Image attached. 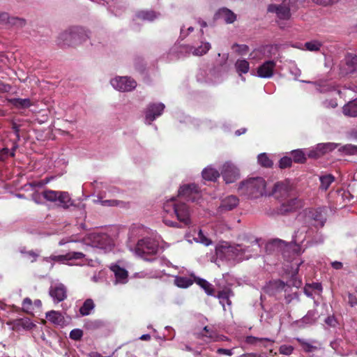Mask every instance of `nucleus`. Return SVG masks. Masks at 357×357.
Returning a JSON list of instances; mask_svg holds the SVG:
<instances>
[{"label": "nucleus", "mask_w": 357, "mask_h": 357, "mask_svg": "<svg viewBox=\"0 0 357 357\" xmlns=\"http://www.w3.org/2000/svg\"><path fill=\"white\" fill-rule=\"evenodd\" d=\"M163 209L165 213L171 217L175 216L179 221L178 223L164 217L163 222L166 225L172 227L181 228L189 226L191 224L190 211L185 203L172 197L164 203Z\"/></svg>", "instance_id": "1"}, {"label": "nucleus", "mask_w": 357, "mask_h": 357, "mask_svg": "<svg viewBox=\"0 0 357 357\" xmlns=\"http://www.w3.org/2000/svg\"><path fill=\"white\" fill-rule=\"evenodd\" d=\"M238 193L248 199H257L266 196V182L262 177L249 178L240 183Z\"/></svg>", "instance_id": "2"}, {"label": "nucleus", "mask_w": 357, "mask_h": 357, "mask_svg": "<svg viewBox=\"0 0 357 357\" xmlns=\"http://www.w3.org/2000/svg\"><path fill=\"white\" fill-rule=\"evenodd\" d=\"M158 250V243L151 238L139 240L135 249L136 255L147 261L151 260L149 257L156 255Z\"/></svg>", "instance_id": "3"}, {"label": "nucleus", "mask_w": 357, "mask_h": 357, "mask_svg": "<svg viewBox=\"0 0 357 357\" xmlns=\"http://www.w3.org/2000/svg\"><path fill=\"white\" fill-rule=\"evenodd\" d=\"M43 197L49 202H59V206L68 208L73 205V200L67 192L45 190L42 192Z\"/></svg>", "instance_id": "4"}, {"label": "nucleus", "mask_w": 357, "mask_h": 357, "mask_svg": "<svg viewBox=\"0 0 357 357\" xmlns=\"http://www.w3.org/2000/svg\"><path fill=\"white\" fill-rule=\"evenodd\" d=\"M79 29L73 27L61 33L57 38V44L62 47H70L79 42Z\"/></svg>", "instance_id": "5"}, {"label": "nucleus", "mask_w": 357, "mask_h": 357, "mask_svg": "<svg viewBox=\"0 0 357 357\" xmlns=\"http://www.w3.org/2000/svg\"><path fill=\"white\" fill-rule=\"evenodd\" d=\"M292 185L287 180L275 183L271 190H267L266 196H273L277 199H284L289 197Z\"/></svg>", "instance_id": "6"}, {"label": "nucleus", "mask_w": 357, "mask_h": 357, "mask_svg": "<svg viewBox=\"0 0 357 357\" xmlns=\"http://www.w3.org/2000/svg\"><path fill=\"white\" fill-rule=\"evenodd\" d=\"M112 86L120 91H130L135 89L136 82L128 77H118L111 80Z\"/></svg>", "instance_id": "7"}, {"label": "nucleus", "mask_w": 357, "mask_h": 357, "mask_svg": "<svg viewBox=\"0 0 357 357\" xmlns=\"http://www.w3.org/2000/svg\"><path fill=\"white\" fill-rule=\"evenodd\" d=\"M339 144L328 142L318 144L316 147L310 150L308 153V157L311 158H318L326 153H330L337 148Z\"/></svg>", "instance_id": "8"}, {"label": "nucleus", "mask_w": 357, "mask_h": 357, "mask_svg": "<svg viewBox=\"0 0 357 357\" xmlns=\"http://www.w3.org/2000/svg\"><path fill=\"white\" fill-rule=\"evenodd\" d=\"M221 174L227 183H233L239 178L238 169L230 162L222 165Z\"/></svg>", "instance_id": "9"}, {"label": "nucleus", "mask_w": 357, "mask_h": 357, "mask_svg": "<svg viewBox=\"0 0 357 357\" xmlns=\"http://www.w3.org/2000/svg\"><path fill=\"white\" fill-rule=\"evenodd\" d=\"M268 12L275 13L280 20H288L291 18V8L284 2L281 4H270L267 8Z\"/></svg>", "instance_id": "10"}, {"label": "nucleus", "mask_w": 357, "mask_h": 357, "mask_svg": "<svg viewBox=\"0 0 357 357\" xmlns=\"http://www.w3.org/2000/svg\"><path fill=\"white\" fill-rule=\"evenodd\" d=\"M199 190L195 184H187L181 186L178 190V197L187 201L195 202L199 197Z\"/></svg>", "instance_id": "11"}, {"label": "nucleus", "mask_w": 357, "mask_h": 357, "mask_svg": "<svg viewBox=\"0 0 357 357\" xmlns=\"http://www.w3.org/2000/svg\"><path fill=\"white\" fill-rule=\"evenodd\" d=\"M303 204L301 199L298 198H292L281 204L279 212L284 215L288 213H291L300 209L303 207Z\"/></svg>", "instance_id": "12"}, {"label": "nucleus", "mask_w": 357, "mask_h": 357, "mask_svg": "<svg viewBox=\"0 0 357 357\" xmlns=\"http://www.w3.org/2000/svg\"><path fill=\"white\" fill-rule=\"evenodd\" d=\"M165 107L163 103H152L148 105L146 110V120L149 121V124L162 114Z\"/></svg>", "instance_id": "13"}, {"label": "nucleus", "mask_w": 357, "mask_h": 357, "mask_svg": "<svg viewBox=\"0 0 357 357\" xmlns=\"http://www.w3.org/2000/svg\"><path fill=\"white\" fill-rule=\"evenodd\" d=\"M84 254L81 252H70L66 255H51L50 257L45 258L46 261H48L49 259L54 261L55 262L64 264L67 261H70L72 259H79L84 257Z\"/></svg>", "instance_id": "14"}, {"label": "nucleus", "mask_w": 357, "mask_h": 357, "mask_svg": "<svg viewBox=\"0 0 357 357\" xmlns=\"http://www.w3.org/2000/svg\"><path fill=\"white\" fill-rule=\"evenodd\" d=\"M233 250H235L234 246L225 242L216 247L215 253L218 257L230 261L234 259Z\"/></svg>", "instance_id": "15"}, {"label": "nucleus", "mask_w": 357, "mask_h": 357, "mask_svg": "<svg viewBox=\"0 0 357 357\" xmlns=\"http://www.w3.org/2000/svg\"><path fill=\"white\" fill-rule=\"evenodd\" d=\"M276 62L273 60L265 61L257 68V75L261 78H270L274 74Z\"/></svg>", "instance_id": "16"}, {"label": "nucleus", "mask_w": 357, "mask_h": 357, "mask_svg": "<svg viewBox=\"0 0 357 357\" xmlns=\"http://www.w3.org/2000/svg\"><path fill=\"white\" fill-rule=\"evenodd\" d=\"M238 203L239 200L236 196H227L222 199L218 210L221 213L231 211L238 205Z\"/></svg>", "instance_id": "17"}, {"label": "nucleus", "mask_w": 357, "mask_h": 357, "mask_svg": "<svg viewBox=\"0 0 357 357\" xmlns=\"http://www.w3.org/2000/svg\"><path fill=\"white\" fill-rule=\"evenodd\" d=\"M50 295L56 303L63 301L67 297L66 287L62 284L52 287L50 289Z\"/></svg>", "instance_id": "18"}, {"label": "nucleus", "mask_w": 357, "mask_h": 357, "mask_svg": "<svg viewBox=\"0 0 357 357\" xmlns=\"http://www.w3.org/2000/svg\"><path fill=\"white\" fill-rule=\"evenodd\" d=\"M110 270L114 273L115 276V284H126L128 282V272L123 268L117 264H112Z\"/></svg>", "instance_id": "19"}, {"label": "nucleus", "mask_w": 357, "mask_h": 357, "mask_svg": "<svg viewBox=\"0 0 357 357\" xmlns=\"http://www.w3.org/2000/svg\"><path fill=\"white\" fill-rule=\"evenodd\" d=\"M234 259L236 261H242L244 259H249L251 257V250L250 247L243 248L241 245H234Z\"/></svg>", "instance_id": "20"}, {"label": "nucleus", "mask_w": 357, "mask_h": 357, "mask_svg": "<svg viewBox=\"0 0 357 357\" xmlns=\"http://www.w3.org/2000/svg\"><path fill=\"white\" fill-rule=\"evenodd\" d=\"M288 246L289 245L284 241L280 239H275L267 243L266 249V251L269 252H283Z\"/></svg>", "instance_id": "21"}, {"label": "nucleus", "mask_w": 357, "mask_h": 357, "mask_svg": "<svg viewBox=\"0 0 357 357\" xmlns=\"http://www.w3.org/2000/svg\"><path fill=\"white\" fill-rule=\"evenodd\" d=\"M324 208H317L310 211L311 218L317 222V226L322 227L326 221V216L324 213Z\"/></svg>", "instance_id": "22"}, {"label": "nucleus", "mask_w": 357, "mask_h": 357, "mask_svg": "<svg viewBox=\"0 0 357 357\" xmlns=\"http://www.w3.org/2000/svg\"><path fill=\"white\" fill-rule=\"evenodd\" d=\"M191 278H194V281L199 286H200L205 292L210 296H213L214 294V289L213 285L204 279L196 277L194 274L191 275Z\"/></svg>", "instance_id": "23"}, {"label": "nucleus", "mask_w": 357, "mask_h": 357, "mask_svg": "<svg viewBox=\"0 0 357 357\" xmlns=\"http://www.w3.org/2000/svg\"><path fill=\"white\" fill-rule=\"evenodd\" d=\"M317 312L316 310H310L305 316L301 319L296 321L299 326H305V325H311L317 320Z\"/></svg>", "instance_id": "24"}, {"label": "nucleus", "mask_w": 357, "mask_h": 357, "mask_svg": "<svg viewBox=\"0 0 357 357\" xmlns=\"http://www.w3.org/2000/svg\"><path fill=\"white\" fill-rule=\"evenodd\" d=\"M276 49H277V47L273 45H266V46L262 47L259 50L253 51L252 52L250 53V56L252 59H255V58L261 59V57H259L258 56V54H263L264 55V56L270 57L273 54V51Z\"/></svg>", "instance_id": "25"}, {"label": "nucleus", "mask_w": 357, "mask_h": 357, "mask_svg": "<svg viewBox=\"0 0 357 357\" xmlns=\"http://www.w3.org/2000/svg\"><path fill=\"white\" fill-rule=\"evenodd\" d=\"M10 324H13V328L15 330H19L20 328L31 329L34 326L29 318L17 319L13 320Z\"/></svg>", "instance_id": "26"}, {"label": "nucleus", "mask_w": 357, "mask_h": 357, "mask_svg": "<svg viewBox=\"0 0 357 357\" xmlns=\"http://www.w3.org/2000/svg\"><path fill=\"white\" fill-rule=\"evenodd\" d=\"M46 318L56 325L61 326L64 324V317L59 312L52 310L46 313Z\"/></svg>", "instance_id": "27"}, {"label": "nucleus", "mask_w": 357, "mask_h": 357, "mask_svg": "<svg viewBox=\"0 0 357 357\" xmlns=\"http://www.w3.org/2000/svg\"><path fill=\"white\" fill-rule=\"evenodd\" d=\"M234 296V293L229 288H225L220 291L218 294V298L220 300L223 308L225 309V303L228 305H231V301L229 300V297Z\"/></svg>", "instance_id": "28"}, {"label": "nucleus", "mask_w": 357, "mask_h": 357, "mask_svg": "<svg viewBox=\"0 0 357 357\" xmlns=\"http://www.w3.org/2000/svg\"><path fill=\"white\" fill-rule=\"evenodd\" d=\"M211 44L208 42H206L202 43V44L198 47L189 46L188 51L192 52V54L195 56H202L208 52V51L211 49Z\"/></svg>", "instance_id": "29"}, {"label": "nucleus", "mask_w": 357, "mask_h": 357, "mask_svg": "<svg viewBox=\"0 0 357 357\" xmlns=\"http://www.w3.org/2000/svg\"><path fill=\"white\" fill-rule=\"evenodd\" d=\"M8 102L17 109L29 108L32 105L29 98H11Z\"/></svg>", "instance_id": "30"}, {"label": "nucleus", "mask_w": 357, "mask_h": 357, "mask_svg": "<svg viewBox=\"0 0 357 357\" xmlns=\"http://www.w3.org/2000/svg\"><path fill=\"white\" fill-rule=\"evenodd\" d=\"M202 177L207 181H215L220 177V173L215 169L208 167L202 171Z\"/></svg>", "instance_id": "31"}, {"label": "nucleus", "mask_w": 357, "mask_h": 357, "mask_svg": "<svg viewBox=\"0 0 357 357\" xmlns=\"http://www.w3.org/2000/svg\"><path fill=\"white\" fill-rule=\"evenodd\" d=\"M343 113L346 116H357V100L349 102L343 107Z\"/></svg>", "instance_id": "32"}, {"label": "nucleus", "mask_w": 357, "mask_h": 357, "mask_svg": "<svg viewBox=\"0 0 357 357\" xmlns=\"http://www.w3.org/2000/svg\"><path fill=\"white\" fill-rule=\"evenodd\" d=\"M95 307L94 302L92 299L88 298L86 299L83 305L79 308V313L82 316H87L90 314L91 310H93Z\"/></svg>", "instance_id": "33"}, {"label": "nucleus", "mask_w": 357, "mask_h": 357, "mask_svg": "<svg viewBox=\"0 0 357 357\" xmlns=\"http://www.w3.org/2000/svg\"><path fill=\"white\" fill-rule=\"evenodd\" d=\"M95 203L100 204L103 206H123L124 202L116 199H102L101 197H98V199L94 201Z\"/></svg>", "instance_id": "34"}, {"label": "nucleus", "mask_w": 357, "mask_h": 357, "mask_svg": "<svg viewBox=\"0 0 357 357\" xmlns=\"http://www.w3.org/2000/svg\"><path fill=\"white\" fill-rule=\"evenodd\" d=\"M194 279L191 278L176 276L174 279V284L181 288H187L192 285L194 282Z\"/></svg>", "instance_id": "35"}, {"label": "nucleus", "mask_w": 357, "mask_h": 357, "mask_svg": "<svg viewBox=\"0 0 357 357\" xmlns=\"http://www.w3.org/2000/svg\"><path fill=\"white\" fill-rule=\"evenodd\" d=\"M136 17L142 20L153 21L158 17V14L153 10H140L136 13Z\"/></svg>", "instance_id": "36"}, {"label": "nucleus", "mask_w": 357, "mask_h": 357, "mask_svg": "<svg viewBox=\"0 0 357 357\" xmlns=\"http://www.w3.org/2000/svg\"><path fill=\"white\" fill-rule=\"evenodd\" d=\"M346 65L350 68L351 72L357 69V55L353 53H347L345 55Z\"/></svg>", "instance_id": "37"}, {"label": "nucleus", "mask_w": 357, "mask_h": 357, "mask_svg": "<svg viewBox=\"0 0 357 357\" xmlns=\"http://www.w3.org/2000/svg\"><path fill=\"white\" fill-rule=\"evenodd\" d=\"M219 15L227 23L229 24L233 23L236 18V15L227 8L220 9Z\"/></svg>", "instance_id": "38"}, {"label": "nucleus", "mask_w": 357, "mask_h": 357, "mask_svg": "<svg viewBox=\"0 0 357 357\" xmlns=\"http://www.w3.org/2000/svg\"><path fill=\"white\" fill-rule=\"evenodd\" d=\"M319 180L321 182L320 188L324 190H326L334 181V176L331 174H327L320 176Z\"/></svg>", "instance_id": "39"}, {"label": "nucleus", "mask_w": 357, "mask_h": 357, "mask_svg": "<svg viewBox=\"0 0 357 357\" xmlns=\"http://www.w3.org/2000/svg\"><path fill=\"white\" fill-rule=\"evenodd\" d=\"M235 67L237 72L241 75V73H247L249 70V63L246 60H237L235 63Z\"/></svg>", "instance_id": "40"}, {"label": "nucleus", "mask_w": 357, "mask_h": 357, "mask_svg": "<svg viewBox=\"0 0 357 357\" xmlns=\"http://www.w3.org/2000/svg\"><path fill=\"white\" fill-rule=\"evenodd\" d=\"M305 50L310 52H318L322 46V43L317 40H313L309 42H306L304 44Z\"/></svg>", "instance_id": "41"}, {"label": "nucleus", "mask_w": 357, "mask_h": 357, "mask_svg": "<svg viewBox=\"0 0 357 357\" xmlns=\"http://www.w3.org/2000/svg\"><path fill=\"white\" fill-rule=\"evenodd\" d=\"M293 160L296 163H304L306 160L305 154L302 150H294L291 151Z\"/></svg>", "instance_id": "42"}, {"label": "nucleus", "mask_w": 357, "mask_h": 357, "mask_svg": "<svg viewBox=\"0 0 357 357\" xmlns=\"http://www.w3.org/2000/svg\"><path fill=\"white\" fill-rule=\"evenodd\" d=\"M258 162L264 167H271L273 165L266 153H261L258 155Z\"/></svg>", "instance_id": "43"}, {"label": "nucleus", "mask_w": 357, "mask_h": 357, "mask_svg": "<svg viewBox=\"0 0 357 357\" xmlns=\"http://www.w3.org/2000/svg\"><path fill=\"white\" fill-rule=\"evenodd\" d=\"M264 342H273V340L267 337H257L254 336H248L246 337V342L250 344H262Z\"/></svg>", "instance_id": "44"}, {"label": "nucleus", "mask_w": 357, "mask_h": 357, "mask_svg": "<svg viewBox=\"0 0 357 357\" xmlns=\"http://www.w3.org/2000/svg\"><path fill=\"white\" fill-rule=\"evenodd\" d=\"M104 326L102 321L99 319L89 320L85 324V327L88 330L98 329Z\"/></svg>", "instance_id": "45"}, {"label": "nucleus", "mask_w": 357, "mask_h": 357, "mask_svg": "<svg viewBox=\"0 0 357 357\" xmlns=\"http://www.w3.org/2000/svg\"><path fill=\"white\" fill-rule=\"evenodd\" d=\"M296 340L299 342V344L302 347L303 350L306 353H311V352H313L315 349H317L316 347L312 345L310 343L305 341L303 339L296 338Z\"/></svg>", "instance_id": "46"}, {"label": "nucleus", "mask_w": 357, "mask_h": 357, "mask_svg": "<svg viewBox=\"0 0 357 357\" xmlns=\"http://www.w3.org/2000/svg\"><path fill=\"white\" fill-rule=\"evenodd\" d=\"M198 337H206L208 339H213L215 337L214 331L208 326H205L203 331L197 335Z\"/></svg>", "instance_id": "47"}, {"label": "nucleus", "mask_w": 357, "mask_h": 357, "mask_svg": "<svg viewBox=\"0 0 357 357\" xmlns=\"http://www.w3.org/2000/svg\"><path fill=\"white\" fill-rule=\"evenodd\" d=\"M340 151H344L348 155L357 154V146L352 144H347L339 149Z\"/></svg>", "instance_id": "48"}, {"label": "nucleus", "mask_w": 357, "mask_h": 357, "mask_svg": "<svg viewBox=\"0 0 357 357\" xmlns=\"http://www.w3.org/2000/svg\"><path fill=\"white\" fill-rule=\"evenodd\" d=\"M292 165V158L288 156H284L279 160V167L285 169L290 167Z\"/></svg>", "instance_id": "49"}, {"label": "nucleus", "mask_w": 357, "mask_h": 357, "mask_svg": "<svg viewBox=\"0 0 357 357\" xmlns=\"http://www.w3.org/2000/svg\"><path fill=\"white\" fill-rule=\"evenodd\" d=\"M69 336L73 340H79L83 336V331L79 328L73 329L70 331Z\"/></svg>", "instance_id": "50"}, {"label": "nucleus", "mask_w": 357, "mask_h": 357, "mask_svg": "<svg viewBox=\"0 0 357 357\" xmlns=\"http://www.w3.org/2000/svg\"><path fill=\"white\" fill-rule=\"evenodd\" d=\"M293 351H294V347L290 345L283 344V345H281L279 348L280 354H283V355H287V356L290 355L292 354Z\"/></svg>", "instance_id": "51"}, {"label": "nucleus", "mask_w": 357, "mask_h": 357, "mask_svg": "<svg viewBox=\"0 0 357 357\" xmlns=\"http://www.w3.org/2000/svg\"><path fill=\"white\" fill-rule=\"evenodd\" d=\"M198 238L202 243L206 245H208L212 243V241L204 235L202 230H200L198 233Z\"/></svg>", "instance_id": "52"}, {"label": "nucleus", "mask_w": 357, "mask_h": 357, "mask_svg": "<svg viewBox=\"0 0 357 357\" xmlns=\"http://www.w3.org/2000/svg\"><path fill=\"white\" fill-rule=\"evenodd\" d=\"M338 0H312V1L320 6H327L337 2Z\"/></svg>", "instance_id": "53"}, {"label": "nucleus", "mask_w": 357, "mask_h": 357, "mask_svg": "<svg viewBox=\"0 0 357 357\" xmlns=\"http://www.w3.org/2000/svg\"><path fill=\"white\" fill-rule=\"evenodd\" d=\"M283 1L284 4H287L291 8V10L297 9L298 0H284Z\"/></svg>", "instance_id": "54"}, {"label": "nucleus", "mask_w": 357, "mask_h": 357, "mask_svg": "<svg viewBox=\"0 0 357 357\" xmlns=\"http://www.w3.org/2000/svg\"><path fill=\"white\" fill-rule=\"evenodd\" d=\"M10 150L8 148H3L0 150V160H4L10 155Z\"/></svg>", "instance_id": "55"}, {"label": "nucleus", "mask_w": 357, "mask_h": 357, "mask_svg": "<svg viewBox=\"0 0 357 357\" xmlns=\"http://www.w3.org/2000/svg\"><path fill=\"white\" fill-rule=\"evenodd\" d=\"M217 353L219 354H221V355H226V356H231L233 354V352L231 349H222V348L218 349L217 351Z\"/></svg>", "instance_id": "56"}, {"label": "nucleus", "mask_w": 357, "mask_h": 357, "mask_svg": "<svg viewBox=\"0 0 357 357\" xmlns=\"http://www.w3.org/2000/svg\"><path fill=\"white\" fill-rule=\"evenodd\" d=\"M325 322H326V324H327L328 325H329L331 326H335L336 324V320L334 317H328L325 319Z\"/></svg>", "instance_id": "57"}, {"label": "nucleus", "mask_w": 357, "mask_h": 357, "mask_svg": "<svg viewBox=\"0 0 357 357\" xmlns=\"http://www.w3.org/2000/svg\"><path fill=\"white\" fill-rule=\"evenodd\" d=\"M10 86L4 83H0V92H8L10 89Z\"/></svg>", "instance_id": "58"}, {"label": "nucleus", "mask_w": 357, "mask_h": 357, "mask_svg": "<svg viewBox=\"0 0 357 357\" xmlns=\"http://www.w3.org/2000/svg\"><path fill=\"white\" fill-rule=\"evenodd\" d=\"M12 128L14 130V132H15V135L17 136V139H20V134H19V132H20V126L17 125L15 123H13V126H12Z\"/></svg>", "instance_id": "59"}, {"label": "nucleus", "mask_w": 357, "mask_h": 357, "mask_svg": "<svg viewBox=\"0 0 357 357\" xmlns=\"http://www.w3.org/2000/svg\"><path fill=\"white\" fill-rule=\"evenodd\" d=\"M331 266L336 270L341 269L343 267L342 263L337 261L332 262Z\"/></svg>", "instance_id": "60"}, {"label": "nucleus", "mask_w": 357, "mask_h": 357, "mask_svg": "<svg viewBox=\"0 0 357 357\" xmlns=\"http://www.w3.org/2000/svg\"><path fill=\"white\" fill-rule=\"evenodd\" d=\"M349 303L350 304L351 306H354L356 303H357V299L356 298L351 295V294H349Z\"/></svg>", "instance_id": "61"}, {"label": "nucleus", "mask_w": 357, "mask_h": 357, "mask_svg": "<svg viewBox=\"0 0 357 357\" xmlns=\"http://www.w3.org/2000/svg\"><path fill=\"white\" fill-rule=\"evenodd\" d=\"M31 304H32V301L29 298H25L23 300L22 305H23L24 307L28 308L29 306L31 305Z\"/></svg>", "instance_id": "62"}, {"label": "nucleus", "mask_w": 357, "mask_h": 357, "mask_svg": "<svg viewBox=\"0 0 357 357\" xmlns=\"http://www.w3.org/2000/svg\"><path fill=\"white\" fill-rule=\"evenodd\" d=\"M237 47H238L239 48V52L241 53H245L248 51V47L245 45H236Z\"/></svg>", "instance_id": "63"}, {"label": "nucleus", "mask_w": 357, "mask_h": 357, "mask_svg": "<svg viewBox=\"0 0 357 357\" xmlns=\"http://www.w3.org/2000/svg\"><path fill=\"white\" fill-rule=\"evenodd\" d=\"M27 255L29 257H31L32 259H31V261L33 262L36 260L37 257H38V255L36 253H35L33 251H29L27 252Z\"/></svg>", "instance_id": "64"}]
</instances>
